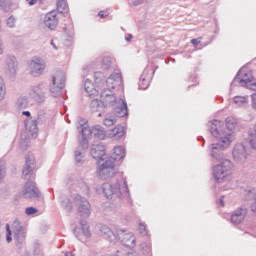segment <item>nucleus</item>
<instances>
[{"mask_svg":"<svg viewBox=\"0 0 256 256\" xmlns=\"http://www.w3.org/2000/svg\"><path fill=\"white\" fill-rule=\"evenodd\" d=\"M208 127H210L211 135L216 139H219V143L211 144L208 147L210 157L219 162L227 159L224 151L233 142V135H231V133L226 134L223 132L221 129V121L219 120L210 121Z\"/></svg>","mask_w":256,"mask_h":256,"instance_id":"obj_1","label":"nucleus"},{"mask_svg":"<svg viewBox=\"0 0 256 256\" xmlns=\"http://www.w3.org/2000/svg\"><path fill=\"white\" fill-rule=\"evenodd\" d=\"M106 199L117 197L120 201H129V187H127V179L121 177L116 181L104 183L102 186Z\"/></svg>","mask_w":256,"mask_h":256,"instance_id":"obj_2","label":"nucleus"},{"mask_svg":"<svg viewBox=\"0 0 256 256\" xmlns=\"http://www.w3.org/2000/svg\"><path fill=\"white\" fill-rule=\"evenodd\" d=\"M101 99L105 105L113 107L116 117H129L127 102L121 98H117L111 90L103 89L101 91Z\"/></svg>","mask_w":256,"mask_h":256,"instance_id":"obj_3","label":"nucleus"},{"mask_svg":"<svg viewBox=\"0 0 256 256\" xmlns=\"http://www.w3.org/2000/svg\"><path fill=\"white\" fill-rule=\"evenodd\" d=\"M61 205L66 211H73V205H76L79 214L81 217H84V219H87V217L91 215V204L79 194L72 196V201L69 198L62 200Z\"/></svg>","mask_w":256,"mask_h":256,"instance_id":"obj_4","label":"nucleus"},{"mask_svg":"<svg viewBox=\"0 0 256 256\" xmlns=\"http://www.w3.org/2000/svg\"><path fill=\"white\" fill-rule=\"evenodd\" d=\"M212 175L216 183H223L227 177L233 175V162L227 158L220 160L219 164L213 166Z\"/></svg>","mask_w":256,"mask_h":256,"instance_id":"obj_5","label":"nucleus"},{"mask_svg":"<svg viewBox=\"0 0 256 256\" xmlns=\"http://www.w3.org/2000/svg\"><path fill=\"white\" fill-rule=\"evenodd\" d=\"M239 83L240 87H246L251 91H256V80L253 77L251 70L247 68H242L237 74V77L234 79V83Z\"/></svg>","mask_w":256,"mask_h":256,"instance_id":"obj_6","label":"nucleus"},{"mask_svg":"<svg viewBox=\"0 0 256 256\" xmlns=\"http://www.w3.org/2000/svg\"><path fill=\"white\" fill-rule=\"evenodd\" d=\"M116 173L115 161L109 158L102 160V163L99 164L96 170V175L99 179H111V177H115Z\"/></svg>","mask_w":256,"mask_h":256,"instance_id":"obj_7","label":"nucleus"},{"mask_svg":"<svg viewBox=\"0 0 256 256\" xmlns=\"http://www.w3.org/2000/svg\"><path fill=\"white\" fill-rule=\"evenodd\" d=\"M77 129L81 135H93L96 139L103 140L107 137V133L105 132V128L101 125H95L92 129H90L89 125L87 124H80L77 126Z\"/></svg>","mask_w":256,"mask_h":256,"instance_id":"obj_8","label":"nucleus"},{"mask_svg":"<svg viewBox=\"0 0 256 256\" xmlns=\"http://www.w3.org/2000/svg\"><path fill=\"white\" fill-rule=\"evenodd\" d=\"M65 87V73L57 72L50 83V93L53 97H58Z\"/></svg>","mask_w":256,"mask_h":256,"instance_id":"obj_9","label":"nucleus"},{"mask_svg":"<svg viewBox=\"0 0 256 256\" xmlns=\"http://www.w3.org/2000/svg\"><path fill=\"white\" fill-rule=\"evenodd\" d=\"M232 157L238 165H245L249 159V151L244 144L238 143L232 150Z\"/></svg>","mask_w":256,"mask_h":256,"instance_id":"obj_10","label":"nucleus"},{"mask_svg":"<svg viewBox=\"0 0 256 256\" xmlns=\"http://www.w3.org/2000/svg\"><path fill=\"white\" fill-rule=\"evenodd\" d=\"M28 71L32 77H41L45 71V61L39 57H34L27 62Z\"/></svg>","mask_w":256,"mask_h":256,"instance_id":"obj_11","label":"nucleus"},{"mask_svg":"<svg viewBox=\"0 0 256 256\" xmlns=\"http://www.w3.org/2000/svg\"><path fill=\"white\" fill-rule=\"evenodd\" d=\"M22 196L24 199L36 201V199L41 198V191H39L34 181H27L22 188Z\"/></svg>","mask_w":256,"mask_h":256,"instance_id":"obj_12","label":"nucleus"},{"mask_svg":"<svg viewBox=\"0 0 256 256\" xmlns=\"http://www.w3.org/2000/svg\"><path fill=\"white\" fill-rule=\"evenodd\" d=\"M116 235L120 243H122V245L125 247L133 248L135 245H137V239L135 238V234L132 232H129L125 229H118L116 231Z\"/></svg>","mask_w":256,"mask_h":256,"instance_id":"obj_13","label":"nucleus"},{"mask_svg":"<svg viewBox=\"0 0 256 256\" xmlns=\"http://www.w3.org/2000/svg\"><path fill=\"white\" fill-rule=\"evenodd\" d=\"M12 231L14 235V241H16L18 245H23L27 237V230H25V227L21 225V222L19 220H15L13 222Z\"/></svg>","mask_w":256,"mask_h":256,"instance_id":"obj_14","label":"nucleus"},{"mask_svg":"<svg viewBox=\"0 0 256 256\" xmlns=\"http://www.w3.org/2000/svg\"><path fill=\"white\" fill-rule=\"evenodd\" d=\"M46 95L47 86H45L43 83L33 86L30 90V97H32L36 103H44L45 99H47Z\"/></svg>","mask_w":256,"mask_h":256,"instance_id":"obj_15","label":"nucleus"},{"mask_svg":"<svg viewBox=\"0 0 256 256\" xmlns=\"http://www.w3.org/2000/svg\"><path fill=\"white\" fill-rule=\"evenodd\" d=\"M123 85V77L119 73H113L106 79V87L104 88L107 91H111V89H115L117 87H121Z\"/></svg>","mask_w":256,"mask_h":256,"instance_id":"obj_16","label":"nucleus"},{"mask_svg":"<svg viewBox=\"0 0 256 256\" xmlns=\"http://www.w3.org/2000/svg\"><path fill=\"white\" fill-rule=\"evenodd\" d=\"M90 153L93 159H99V161H105V159L108 158L105 153V145H103V143L92 145Z\"/></svg>","mask_w":256,"mask_h":256,"instance_id":"obj_17","label":"nucleus"},{"mask_svg":"<svg viewBox=\"0 0 256 256\" xmlns=\"http://www.w3.org/2000/svg\"><path fill=\"white\" fill-rule=\"evenodd\" d=\"M34 169H35V157H33V155L26 156L25 166L22 170V175L24 179H27L28 177H30V175H33Z\"/></svg>","mask_w":256,"mask_h":256,"instance_id":"obj_18","label":"nucleus"},{"mask_svg":"<svg viewBox=\"0 0 256 256\" xmlns=\"http://www.w3.org/2000/svg\"><path fill=\"white\" fill-rule=\"evenodd\" d=\"M247 217V208H238L231 214V223L233 225H240Z\"/></svg>","mask_w":256,"mask_h":256,"instance_id":"obj_19","label":"nucleus"},{"mask_svg":"<svg viewBox=\"0 0 256 256\" xmlns=\"http://www.w3.org/2000/svg\"><path fill=\"white\" fill-rule=\"evenodd\" d=\"M80 225H81V234H78L77 231L78 229H74V235L75 237H77V239H79V241L85 242L87 241V239H89V237H91V231H89V226L87 225V221L82 220L80 221Z\"/></svg>","mask_w":256,"mask_h":256,"instance_id":"obj_20","label":"nucleus"},{"mask_svg":"<svg viewBox=\"0 0 256 256\" xmlns=\"http://www.w3.org/2000/svg\"><path fill=\"white\" fill-rule=\"evenodd\" d=\"M153 70L146 68L142 75L140 76L139 80V87L140 89H147L149 87V83H151V79H153Z\"/></svg>","mask_w":256,"mask_h":256,"instance_id":"obj_21","label":"nucleus"},{"mask_svg":"<svg viewBox=\"0 0 256 256\" xmlns=\"http://www.w3.org/2000/svg\"><path fill=\"white\" fill-rule=\"evenodd\" d=\"M44 25L48 27V29H55L57 25H59V19H57V12L52 11L45 15L44 17Z\"/></svg>","mask_w":256,"mask_h":256,"instance_id":"obj_22","label":"nucleus"},{"mask_svg":"<svg viewBox=\"0 0 256 256\" xmlns=\"http://www.w3.org/2000/svg\"><path fill=\"white\" fill-rule=\"evenodd\" d=\"M41 121V116H38L37 119H28L25 121L26 131H28L31 137H35L37 135V125Z\"/></svg>","mask_w":256,"mask_h":256,"instance_id":"obj_23","label":"nucleus"},{"mask_svg":"<svg viewBox=\"0 0 256 256\" xmlns=\"http://www.w3.org/2000/svg\"><path fill=\"white\" fill-rule=\"evenodd\" d=\"M126 151L125 147L123 146H116L113 149V153L111 154L110 158L111 161L117 162V161H123L125 159Z\"/></svg>","mask_w":256,"mask_h":256,"instance_id":"obj_24","label":"nucleus"},{"mask_svg":"<svg viewBox=\"0 0 256 256\" xmlns=\"http://www.w3.org/2000/svg\"><path fill=\"white\" fill-rule=\"evenodd\" d=\"M100 235L110 243H115V241H117V236L111 231V228H109L108 226L104 225L100 227Z\"/></svg>","mask_w":256,"mask_h":256,"instance_id":"obj_25","label":"nucleus"},{"mask_svg":"<svg viewBox=\"0 0 256 256\" xmlns=\"http://www.w3.org/2000/svg\"><path fill=\"white\" fill-rule=\"evenodd\" d=\"M84 89L88 97H96V95H99V90L95 88V84L89 79L85 80Z\"/></svg>","mask_w":256,"mask_h":256,"instance_id":"obj_26","label":"nucleus"},{"mask_svg":"<svg viewBox=\"0 0 256 256\" xmlns=\"http://www.w3.org/2000/svg\"><path fill=\"white\" fill-rule=\"evenodd\" d=\"M6 65L10 71V73H16L17 72V67H18V62H17V57L15 56H8L6 59Z\"/></svg>","mask_w":256,"mask_h":256,"instance_id":"obj_27","label":"nucleus"},{"mask_svg":"<svg viewBox=\"0 0 256 256\" xmlns=\"http://www.w3.org/2000/svg\"><path fill=\"white\" fill-rule=\"evenodd\" d=\"M233 103L237 105V107H245V105L249 103V96H235Z\"/></svg>","mask_w":256,"mask_h":256,"instance_id":"obj_28","label":"nucleus"},{"mask_svg":"<svg viewBox=\"0 0 256 256\" xmlns=\"http://www.w3.org/2000/svg\"><path fill=\"white\" fill-rule=\"evenodd\" d=\"M111 137H115V139H121L125 135V128L123 126H116L111 130Z\"/></svg>","mask_w":256,"mask_h":256,"instance_id":"obj_29","label":"nucleus"},{"mask_svg":"<svg viewBox=\"0 0 256 256\" xmlns=\"http://www.w3.org/2000/svg\"><path fill=\"white\" fill-rule=\"evenodd\" d=\"M29 106V101L27 100V97H19L16 101V107L18 109H27Z\"/></svg>","mask_w":256,"mask_h":256,"instance_id":"obj_30","label":"nucleus"},{"mask_svg":"<svg viewBox=\"0 0 256 256\" xmlns=\"http://www.w3.org/2000/svg\"><path fill=\"white\" fill-rule=\"evenodd\" d=\"M139 251L143 255H149V253H151V243H149V242H142L139 245Z\"/></svg>","mask_w":256,"mask_h":256,"instance_id":"obj_31","label":"nucleus"},{"mask_svg":"<svg viewBox=\"0 0 256 256\" xmlns=\"http://www.w3.org/2000/svg\"><path fill=\"white\" fill-rule=\"evenodd\" d=\"M226 127L228 131H233L237 127V119L233 117L226 118Z\"/></svg>","mask_w":256,"mask_h":256,"instance_id":"obj_32","label":"nucleus"},{"mask_svg":"<svg viewBox=\"0 0 256 256\" xmlns=\"http://www.w3.org/2000/svg\"><path fill=\"white\" fill-rule=\"evenodd\" d=\"M57 10L59 13H67V11H69L67 2H65V0H57Z\"/></svg>","mask_w":256,"mask_h":256,"instance_id":"obj_33","label":"nucleus"},{"mask_svg":"<svg viewBox=\"0 0 256 256\" xmlns=\"http://www.w3.org/2000/svg\"><path fill=\"white\" fill-rule=\"evenodd\" d=\"M90 107L93 111H101V109H103V102L98 99H94L91 101Z\"/></svg>","mask_w":256,"mask_h":256,"instance_id":"obj_34","label":"nucleus"},{"mask_svg":"<svg viewBox=\"0 0 256 256\" xmlns=\"http://www.w3.org/2000/svg\"><path fill=\"white\" fill-rule=\"evenodd\" d=\"M7 93V88L5 86V80L0 76V101L5 99V95Z\"/></svg>","mask_w":256,"mask_h":256,"instance_id":"obj_35","label":"nucleus"},{"mask_svg":"<svg viewBox=\"0 0 256 256\" xmlns=\"http://www.w3.org/2000/svg\"><path fill=\"white\" fill-rule=\"evenodd\" d=\"M117 123V118L115 116H109L107 115L104 119V125L105 127H113Z\"/></svg>","mask_w":256,"mask_h":256,"instance_id":"obj_36","label":"nucleus"},{"mask_svg":"<svg viewBox=\"0 0 256 256\" xmlns=\"http://www.w3.org/2000/svg\"><path fill=\"white\" fill-rule=\"evenodd\" d=\"M94 79L95 83H97V85H100L102 81H105V74H103L102 72H95Z\"/></svg>","mask_w":256,"mask_h":256,"instance_id":"obj_37","label":"nucleus"},{"mask_svg":"<svg viewBox=\"0 0 256 256\" xmlns=\"http://www.w3.org/2000/svg\"><path fill=\"white\" fill-rule=\"evenodd\" d=\"M5 175H7L5 163L3 161H0V183H3V180L5 179Z\"/></svg>","mask_w":256,"mask_h":256,"instance_id":"obj_38","label":"nucleus"},{"mask_svg":"<svg viewBox=\"0 0 256 256\" xmlns=\"http://www.w3.org/2000/svg\"><path fill=\"white\" fill-rule=\"evenodd\" d=\"M17 23V19L15 18V16L11 15L7 21H6V25L7 27H9V29H14L15 25Z\"/></svg>","mask_w":256,"mask_h":256,"instance_id":"obj_39","label":"nucleus"},{"mask_svg":"<svg viewBox=\"0 0 256 256\" xmlns=\"http://www.w3.org/2000/svg\"><path fill=\"white\" fill-rule=\"evenodd\" d=\"M249 145L251 149H254L256 151V132L254 130V134L249 135Z\"/></svg>","mask_w":256,"mask_h":256,"instance_id":"obj_40","label":"nucleus"},{"mask_svg":"<svg viewBox=\"0 0 256 256\" xmlns=\"http://www.w3.org/2000/svg\"><path fill=\"white\" fill-rule=\"evenodd\" d=\"M111 67V57L106 56L102 59V69H109Z\"/></svg>","mask_w":256,"mask_h":256,"instance_id":"obj_41","label":"nucleus"},{"mask_svg":"<svg viewBox=\"0 0 256 256\" xmlns=\"http://www.w3.org/2000/svg\"><path fill=\"white\" fill-rule=\"evenodd\" d=\"M88 138H89V135L85 136L82 134V139L80 140V145H82V147L84 149H87V147H88V144H89V142L87 141Z\"/></svg>","mask_w":256,"mask_h":256,"instance_id":"obj_42","label":"nucleus"},{"mask_svg":"<svg viewBox=\"0 0 256 256\" xmlns=\"http://www.w3.org/2000/svg\"><path fill=\"white\" fill-rule=\"evenodd\" d=\"M12 4L11 0H0V10L5 9V7H11Z\"/></svg>","mask_w":256,"mask_h":256,"instance_id":"obj_43","label":"nucleus"},{"mask_svg":"<svg viewBox=\"0 0 256 256\" xmlns=\"http://www.w3.org/2000/svg\"><path fill=\"white\" fill-rule=\"evenodd\" d=\"M138 231L140 235H147V226L143 223L139 224Z\"/></svg>","mask_w":256,"mask_h":256,"instance_id":"obj_44","label":"nucleus"},{"mask_svg":"<svg viewBox=\"0 0 256 256\" xmlns=\"http://www.w3.org/2000/svg\"><path fill=\"white\" fill-rule=\"evenodd\" d=\"M74 157H75L76 163H81V161L83 159V153H81L79 151H75L74 152Z\"/></svg>","mask_w":256,"mask_h":256,"instance_id":"obj_45","label":"nucleus"},{"mask_svg":"<svg viewBox=\"0 0 256 256\" xmlns=\"http://www.w3.org/2000/svg\"><path fill=\"white\" fill-rule=\"evenodd\" d=\"M26 215H35L37 213V208L35 207H28L25 209Z\"/></svg>","mask_w":256,"mask_h":256,"instance_id":"obj_46","label":"nucleus"},{"mask_svg":"<svg viewBox=\"0 0 256 256\" xmlns=\"http://www.w3.org/2000/svg\"><path fill=\"white\" fill-rule=\"evenodd\" d=\"M6 229H7L6 241L7 243H11V241H13V238L11 237V230L9 229V224L6 225Z\"/></svg>","mask_w":256,"mask_h":256,"instance_id":"obj_47","label":"nucleus"},{"mask_svg":"<svg viewBox=\"0 0 256 256\" xmlns=\"http://www.w3.org/2000/svg\"><path fill=\"white\" fill-rule=\"evenodd\" d=\"M130 5H133L134 7L143 5V0H130Z\"/></svg>","mask_w":256,"mask_h":256,"instance_id":"obj_48","label":"nucleus"},{"mask_svg":"<svg viewBox=\"0 0 256 256\" xmlns=\"http://www.w3.org/2000/svg\"><path fill=\"white\" fill-rule=\"evenodd\" d=\"M217 205L219 207H225V196L220 197V199L217 201Z\"/></svg>","mask_w":256,"mask_h":256,"instance_id":"obj_49","label":"nucleus"},{"mask_svg":"<svg viewBox=\"0 0 256 256\" xmlns=\"http://www.w3.org/2000/svg\"><path fill=\"white\" fill-rule=\"evenodd\" d=\"M251 99H252V107L253 109H256V93H253L251 95Z\"/></svg>","mask_w":256,"mask_h":256,"instance_id":"obj_50","label":"nucleus"},{"mask_svg":"<svg viewBox=\"0 0 256 256\" xmlns=\"http://www.w3.org/2000/svg\"><path fill=\"white\" fill-rule=\"evenodd\" d=\"M190 43H191L192 45H194V47H197V45H199V43H201V38L192 39Z\"/></svg>","mask_w":256,"mask_h":256,"instance_id":"obj_51","label":"nucleus"},{"mask_svg":"<svg viewBox=\"0 0 256 256\" xmlns=\"http://www.w3.org/2000/svg\"><path fill=\"white\" fill-rule=\"evenodd\" d=\"M26 2L28 3V5H30V7H33V5H37V0H26Z\"/></svg>","mask_w":256,"mask_h":256,"instance_id":"obj_52","label":"nucleus"},{"mask_svg":"<svg viewBox=\"0 0 256 256\" xmlns=\"http://www.w3.org/2000/svg\"><path fill=\"white\" fill-rule=\"evenodd\" d=\"M98 16H99L101 19H105V17H107V14H105L104 11H100V12L98 13Z\"/></svg>","mask_w":256,"mask_h":256,"instance_id":"obj_53","label":"nucleus"},{"mask_svg":"<svg viewBox=\"0 0 256 256\" xmlns=\"http://www.w3.org/2000/svg\"><path fill=\"white\" fill-rule=\"evenodd\" d=\"M4 48H3V40H0V55H3Z\"/></svg>","mask_w":256,"mask_h":256,"instance_id":"obj_54","label":"nucleus"},{"mask_svg":"<svg viewBox=\"0 0 256 256\" xmlns=\"http://www.w3.org/2000/svg\"><path fill=\"white\" fill-rule=\"evenodd\" d=\"M132 39H133V34H129L128 36L125 37V40L128 42L132 41Z\"/></svg>","mask_w":256,"mask_h":256,"instance_id":"obj_55","label":"nucleus"},{"mask_svg":"<svg viewBox=\"0 0 256 256\" xmlns=\"http://www.w3.org/2000/svg\"><path fill=\"white\" fill-rule=\"evenodd\" d=\"M50 45H52L53 49L57 50V44H55L54 40H51Z\"/></svg>","mask_w":256,"mask_h":256,"instance_id":"obj_56","label":"nucleus"},{"mask_svg":"<svg viewBox=\"0 0 256 256\" xmlns=\"http://www.w3.org/2000/svg\"><path fill=\"white\" fill-rule=\"evenodd\" d=\"M22 115H25V117H31V112L29 111H23Z\"/></svg>","mask_w":256,"mask_h":256,"instance_id":"obj_57","label":"nucleus"},{"mask_svg":"<svg viewBox=\"0 0 256 256\" xmlns=\"http://www.w3.org/2000/svg\"><path fill=\"white\" fill-rule=\"evenodd\" d=\"M87 73H89V70L87 68H84L83 69V75L84 77L87 76Z\"/></svg>","mask_w":256,"mask_h":256,"instance_id":"obj_58","label":"nucleus"},{"mask_svg":"<svg viewBox=\"0 0 256 256\" xmlns=\"http://www.w3.org/2000/svg\"><path fill=\"white\" fill-rule=\"evenodd\" d=\"M64 256H75V254L73 252H65Z\"/></svg>","mask_w":256,"mask_h":256,"instance_id":"obj_59","label":"nucleus"},{"mask_svg":"<svg viewBox=\"0 0 256 256\" xmlns=\"http://www.w3.org/2000/svg\"><path fill=\"white\" fill-rule=\"evenodd\" d=\"M98 117H101V113L98 114Z\"/></svg>","mask_w":256,"mask_h":256,"instance_id":"obj_60","label":"nucleus"}]
</instances>
